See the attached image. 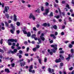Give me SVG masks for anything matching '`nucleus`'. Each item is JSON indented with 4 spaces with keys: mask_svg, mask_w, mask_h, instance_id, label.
Wrapping results in <instances>:
<instances>
[{
    "mask_svg": "<svg viewBox=\"0 0 74 74\" xmlns=\"http://www.w3.org/2000/svg\"><path fill=\"white\" fill-rule=\"evenodd\" d=\"M25 56H29V54L28 53H25Z\"/></svg>",
    "mask_w": 74,
    "mask_h": 74,
    "instance_id": "obj_52",
    "label": "nucleus"
},
{
    "mask_svg": "<svg viewBox=\"0 0 74 74\" xmlns=\"http://www.w3.org/2000/svg\"><path fill=\"white\" fill-rule=\"evenodd\" d=\"M16 25H17V26H20V25H21V23L19 22H17L16 23Z\"/></svg>",
    "mask_w": 74,
    "mask_h": 74,
    "instance_id": "obj_28",
    "label": "nucleus"
},
{
    "mask_svg": "<svg viewBox=\"0 0 74 74\" xmlns=\"http://www.w3.org/2000/svg\"><path fill=\"white\" fill-rule=\"evenodd\" d=\"M17 51H18L17 49H14L13 50V51H12V52L13 53V54H15V53H16V52H17Z\"/></svg>",
    "mask_w": 74,
    "mask_h": 74,
    "instance_id": "obj_13",
    "label": "nucleus"
},
{
    "mask_svg": "<svg viewBox=\"0 0 74 74\" xmlns=\"http://www.w3.org/2000/svg\"><path fill=\"white\" fill-rule=\"evenodd\" d=\"M27 34V37H30V36H31V34L30 32H28Z\"/></svg>",
    "mask_w": 74,
    "mask_h": 74,
    "instance_id": "obj_22",
    "label": "nucleus"
},
{
    "mask_svg": "<svg viewBox=\"0 0 74 74\" xmlns=\"http://www.w3.org/2000/svg\"><path fill=\"white\" fill-rule=\"evenodd\" d=\"M73 67H71L69 69V70L71 71L73 70Z\"/></svg>",
    "mask_w": 74,
    "mask_h": 74,
    "instance_id": "obj_62",
    "label": "nucleus"
},
{
    "mask_svg": "<svg viewBox=\"0 0 74 74\" xmlns=\"http://www.w3.org/2000/svg\"><path fill=\"white\" fill-rule=\"evenodd\" d=\"M72 4H73V6H74V1H72Z\"/></svg>",
    "mask_w": 74,
    "mask_h": 74,
    "instance_id": "obj_63",
    "label": "nucleus"
},
{
    "mask_svg": "<svg viewBox=\"0 0 74 74\" xmlns=\"http://www.w3.org/2000/svg\"><path fill=\"white\" fill-rule=\"evenodd\" d=\"M20 64L21 65V67H24L25 64H26V62H21L20 63Z\"/></svg>",
    "mask_w": 74,
    "mask_h": 74,
    "instance_id": "obj_7",
    "label": "nucleus"
},
{
    "mask_svg": "<svg viewBox=\"0 0 74 74\" xmlns=\"http://www.w3.org/2000/svg\"><path fill=\"white\" fill-rule=\"evenodd\" d=\"M39 63L40 64H42V62H41V61H42V60L41 59H38Z\"/></svg>",
    "mask_w": 74,
    "mask_h": 74,
    "instance_id": "obj_25",
    "label": "nucleus"
},
{
    "mask_svg": "<svg viewBox=\"0 0 74 74\" xmlns=\"http://www.w3.org/2000/svg\"><path fill=\"white\" fill-rule=\"evenodd\" d=\"M33 30L34 31H37V30L36 29V27H34L33 28Z\"/></svg>",
    "mask_w": 74,
    "mask_h": 74,
    "instance_id": "obj_41",
    "label": "nucleus"
},
{
    "mask_svg": "<svg viewBox=\"0 0 74 74\" xmlns=\"http://www.w3.org/2000/svg\"><path fill=\"white\" fill-rule=\"evenodd\" d=\"M17 56H18L19 58L21 59L22 58V55L19 54V53H17Z\"/></svg>",
    "mask_w": 74,
    "mask_h": 74,
    "instance_id": "obj_18",
    "label": "nucleus"
},
{
    "mask_svg": "<svg viewBox=\"0 0 74 74\" xmlns=\"http://www.w3.org/2000/svg\"><path fill=\"white\" fill-rule=\"evenodd\" d=\"M69 41H66L64 42L65 44H67V43H69Z\"/></svg>",
    "mask_w": 74,
    "mask_h": 74,
    "instance_id": "obj_54",
    "label": "nucleus"
},
{
    "mask_svg": "<svg viewBox=\"0 0 74 74\" xmlns=\"http://www.w3.org/2000/svg\"><path fill=\"white\" fill-rule=\"evenodd\" d=\"M48 71H49V73H52L54 72V71H55L54 69H51L50 68H49L48 69Z\"/></svg>",
    "mask_w": 74,
    "mask_h": 74,
    "instance_id": "obj_8",
    "label": "nucleus"
},
{
    "mask_svg": "<svg viewBox=\"0 0 74 74\" xmlns=\"http://www.w3.org/2000/svg\"><path fill=\"white\" fill-rule=\"evenodd\" d=\"M54 35L53 34H50V37H53L54 36Z\"/></svg>",
    "mask_w": 74,
    "mask_h": 74,
    "instance_id": "obj_64",
    "label": "nucleus"
},
{
    "mask_svg": "<svg viewBox=\"0 0 74 74\" xmlns=\"http://www.w3.org/2000/svg\"><path fill=\"white\" fill-rule=\"evenodd\" d=\"M47 61V57H45L44 59V62L45 63Z\"/></svg>",
    "mask_w": 74,
    "mask_h": 74,
    "instance_id": "obj_39",
    "label": "nucleus"
},
{
    "mask_svg": "<svg viewBox=\"0 0 74 74\" xmlns=\"http://www.w3.org/2000/svg\"><path fill=\"white\" fill-rule=\"evenodd\" d=\"M29 73H32V70L31 69H29Z\"/></svg>",
    "mask_w": 74,
    "mask_h": 74,
    "instance_id": "obj_61",
    "label": "nucleus"
},
{
    "mask_svg": "<svg viewBox=\"0 0 74 74\" xmlns=\"http://www.w3.org/2000/svg\"><path fill=\"white\" fill-rule=\"evenodd\" d=\"M23 32L24 34H27V32H26V31H24L23 30Z\"/></svg>",
    "mask_w": 74,
    "mask_h": 74,
    "instance_id": "obj_31",
    "label": "nucleus"
},
{
    "mask_svg": "<svg viewBox=\"0 0 74 74\" xmlns=\"http://www.w3.org/2000/svg\"><path fill=\"white\" fill-rule=\"evenodd\" d=\"M9 7L8 6H6L5 8V11L6 12H8V10H9Z\"/></svg>",
    "mask_w": 74,
    "mask_h": 74,
    "instance_id": "obj_12",
    "label": "nucleus"
},
{
    "mask_svg": "<svg viewBox=\"0 0 74 74\" xmlns=\"http://www.w3.org/2000/svg\"><path fill=\"white\" fill-rule=\"evenodd\" d=\"M58 10L59 12H60V14H61V10H60V8H58Z\"/></svg>",
    "mask_w": 74,
    "mask_h": 74,
    "instance_id": "obj_47",
    "label": "nucleus"
},
{
    "mask_svg": "<svg viewBox=\"0 0 74 74\" xmlns=\"http://www.w3.org/2000/svg\"><path fill=\"white\" fill-rule=\"evenodd\" d=\"M24 44L25 45H27V41H25L24 42Z\"/></svg>",
    "mask_w": 74,
    "mask_h": 74,
    "instance_id": "obj_50",
    "label": "nucleus"
},
{
    "mask_svg": "<svg viewBox=\"0 0 74 74\" xmlns=\"http://www.w3.org/2000/svg\"><path fill=\"white\" fill-rule=\"evenodd\" d=\"M66 3V1H62V4H64V3Z\"/></svg>",
    "mask_w": 74,
    "mask_h": 74,
    "instance_id": "obj_55",
    "label": "nucleus"
},
{
    "mask_svg": "<svg viewBox=\"0 0 74 74\" xmlns=\"http://www.w3.org/2000/svg\"><path fill=\"white\" fill-rule=\"evenodd\" d=\"M5 16H6V18H8V19L10 18V16H9V14H8L6 13Z\"/></svg>",
    "mask_w": 74,
    "mask_h": 74,
    "instance_id": "obj_20",
    "label": "nucleus"
},
{
    "mask_svg": "<svg viewBox=\"0 0 74 74\" xmlns=\"http://www.w3.org/2000/svg\"><path fill=\"white\" fill-rule=\"evenodd\" d=\"M12 51L11 50H10V51H9L7 52V53L8 54H10V53H11L12 55H13V53L12 52Z\"/></svg>",
    "mask_w": 74,
    "mask_h": 74,
    "instance_id": "obj_24",
    "label": "nucleus"
},
{
    "mask_svg": "<svg viewBox=\"0 0 74 74\" xmlns=\"http://www.w3.org/2000/svg\"><path fill=\"white\" fill-rule=\"evenodd\" d=\"M26 28L25 27H24L23 29L22 30V31H23V30H24V31H25V30H26Z\"/></svg>",
    "mask_w": 74,
    "mask_h": 74,
    "instance_id": "obj_56",
    "label": "nucleus"
},
{
    "mask_svg": "<svg viewBox=\"0 0 74 74\" xmlns=\"http://www.w3.org/2000/svg\"><path fill=\"white\" fill-rule=\"evenodd\" d=\"M41 10L42 11H44V8L43 6L41 7Z\"/></svg>",
    "mask_w": 74,
    "mask_h": 74,
    "instance_id": "obj_29",
    "label": "nucleus"
},
{
    "mask_svg": "<svg viewBox=\"0 0 74 74\" xmlns=\"http://www.w3.org/2000/svg\"><path fill=\"white\" fill-rule=\"evenodd\" d=\"M66 7L67 8H68L69 9H70V7L69 6V5H66Z\"/></svg>",
    "mask_w": 74,
    "mask_h": 74,
    "instance_id": "obj_45",
    "label": "nucleus"
},
{
    "mask_svg": "<svg viewBox=\"0 0 74 74\" xmlns=\"http://www.w3.org/2000/svg\"><path fill=\"white\" fill-rule=\"evenodd\" d=\"M60 58H61V59H62V60H63L64 59V58L63 56H62V55H59Z\"/></svg>",
    "mask_w": 74,
    "mask_h": 74,
    "instance_id": "obj_17",
    "label": "nucleus"
},
{
    "mask_svg": "<svg viewBox=\"0 0 74 74\" xmlns=\"http://www.w3.org/2000/svg\"><path fill=\"white\" fill-rule=\"evenodd\" d=\"M42 26H43L44 27H46L48 26V27H49L50 26V24L49 23H45L43 24L42 25Z\"/></svg>",
    "mask_w": 74,
    "mask_h": 74,
    "instance_id": "obj_6",
    "label": "nucleus"
},
{
    "mask_svg": "<svg viewBox=\"0 0 74 74\" xmlns=\"http://www.w3.org/2000/svg\"><path fill=\"white\" fill-rule=\"evenodd\" d=\"M40 39H41V40L42 41H45V38H44V37L40 36Z\"/></svg>",
    "mask_w": 74,
    "mask_h": 74,
    "instance_id": "obj_14",
    "label": "nucleus"
},
{
    "mask_svg": "<svg viewBox=\"0 0 74 74\" xmlns=\"http://www.w3.org/2000/svg\"><path fill=\"white\" fill-rule=\"evenodd\" d=\"M16 44L14 42L12 43V45L13 46H15V45H16Z\"/></svg>",
    "mask_w": 74,
    "mask_h": 74,
    "instance_id": "obj_58",
    "label": "nucleus"
},
{
    "mask_svg": "<svg viewBox=\"0 0 74 74\" xmlns=\"http://www.w3.org/2000/svg\"><path fill=\"white\" fill-rule=\"evenodd\" d=\"M40 46L39 45H36V48L37 49H38V48H40Z\"/></svg>",
    "mask_w": 74,
    "mask_h": 74,
    "instance_id": "obj_44",
    "label": "nucleus"
},
{
    "mask_svg": "<svg viewBox=\"0 0 74 74\" xmlns=\"http://www.w3.org/2000/svg\"><path fill=\"white\" fill-rule=\"evenodd\" d=\"M64 65V64H63V62H61L60 63V66L61 67H62V66H63Z\"/></svg>",
    "mask_w": 74,
    "mask_h": 74,
    "instance_id": "obj_38",
    "label": "nucleus"
},
{
    "mask_svg": "<svg viewBox=\"0 0 74 74\" xmlns=\"http://www.w3.org/2000/svg\"><path fill=\"white\" fill-rule=\"evenodd\" d=\"M0 52H2V53H4V51L3 50H2L0 49Z\"/></svg>",
    "mask_w": 74,
    "mask_h": 74,
    "instance_id": "obj_40",
    "label": "nucleus"
},
{
    "mask_svg": "<svg viewBox=\"0 0 74 74\" xmlns=\"http://www.w3.org/2000/svg\"><path fill=\"white\" fill-rule=\"evenodd\" d=\"M71 52L72 53H74V49H72L71 50Z\"/></svg>",
    "mask_w": 74,
    "mask_h": 74,
    "instance_id": "obj_48",
    "label": "nucleus"
},
{
    "mask_svg": "<svg viewBox=\"0 0 74 74\" xmlns=\"http://www.w3.org/2000/svg\"><path fill=\"white\" fill-rule=\"evenodd\" d=\"M35 37H36V35L35 34H32L31 36L32 38V39L34 38Z\"/></svg>",
    "mask_w": 74,
    "mask_h": 74,
    "instance_id": "obj_19",
    "label": "nucleus"
},
{
    "mask_svg": "<svg viewBox=\"0 0 74 74\" xmlns=\"http://www.w3.org/2000/svg\"><path fill=\"white\" fill-rule=\"evenodd\" d=\"M64 53V51L63 50H61L60 51V53Z\"/></svg>",
    "mask_w": 74,
    "mask_h": 74,
    "instance_id": "obj_34",
    "label": "nucleus"
},
{
    "mask_svg": "<svg viewBox=\"0 0 74 74\" xmlns=\"http://www.w3.org/2000/svg\"><path fill=\"white\" fill-rule=\"evenodd\" d=\"M14 30L13 29H12L10 30V32L12 33V34H14Z\"/></svg>",
    "mask_w": 74,
    "mask_h": 74,
    "instance_id": "obj_32",
    "label": "nucleus"
},
{
    "mask_svg": "<svg viewBox=\"0 0 74 74\" xmlns=\"http://www.w3.org/2000/svg\"><path fill=\"white\" fill-rule=\"evenodd\" d=\"M60 18V16L59 15H58L56 16V19H59V18Z\"/></svg>",
    "mask_w": 74,
    "mask_h": 74,
    "instance_id": "obj_60",
    "label": "nucleus"
},
{
    "mask_svg": "<svg viewBox=\"0 0 74 74\" xmlns=\"http://www.w3.org/2000/svg\"><path fill=\"white\" fill-rule=\"evenodd\" d=\"M34 39L35 40V41H37V40H38V42H37L38 44L40 45V44H41V40L40 39V38H38L37 37H35L34 38Z\"/></svg>",
    "mask_w": 74,
    "mask_h": 74,
    "instance_id": "obj_3",
    "label": "nucleus"
},
{
    "mask_svg": "<svg viewBox=\"0 0 74 74\" xmlns=\"http://www.w3.org/2000/svg\"><path fill=\"white\" fill-rule=\"evenodd\" d=\"M49 12V10L48 9H46L45 11V12H44L43 13V14L45 16H46V15H47Z\"/></svg>",
    "mask_w": 74,
    "mask_h": 74,
    "instance_id": "obj_4",
    "label": "nucleus"
},
{
    "mask_svg": "<svg viewBox=\"0 0 74 74\" xmlns=\"http://www.w3.org/2000/svg\"><path fill=\"white\" fill-rule=\"evenodd\" d=\"M51 48H54V49H51L52 51H51L49 52L50 54L51 55H53V53H56V50L58 49V48H57L58 45H51Z\"/></svg>",
    "mask_w": 74,
    "mask_h": 74,
    "instance_id": "obj_1",
    "label": "nucleus"
},
{
    "mask_svg": "<svg viewBox=\"0 0 74 74\" xmlns=\"http://www.w3.org/2000/svg\"><path fill=\"white\" fill-rule=\"evenodd\" d=\"M45 5L47 6V7H48L49 6V3L47 2H46L45 3Z\"/></svg>",
    "mask_w": 74,
    "mask_h": 74,
    "instance_id": "obj_33",
    "label": "nucleus"
},
{
    "mask_svg": "<svg viewBox=\"0 0 74 74\" xmlns=\"http://www.w3.org/2000/svg\"><path fill=\"white\" fill-rule=\"evenodd\" d=\"M5 27H9V25L8 24V23L7 22H5Z\"/></svg>",
    "mask_w": 74,
    "mask_h": 74,
    "instance_id": "obj_21",
    "label": "nucleus"
},
{
    "mask_svg": "<svg viewBox=\"0 0 74 74\" xmlns=\"http://www.w3.org/2000/svg\"><path fill=\"white\" fill-rule=\"evenodd\" d=\"M21 49V47H18L17 49L19 50V49Z\"/></svg>",
    "mask_w": 74,
    "mask_h": 74,
    "instance_id": "obj_53",
    "label": "nucleus"
},
{
    "mask_svg": "<svg viewBox=\"0 0 74 74\" xmlns=\"http://www.w3.org/2000/svg\"><path fill=\"white\" fill-rule=\"evenodd\" d=\"M14 18L13 20L14 22H16L17 21V18H16L17 16L15 15V14L14 15Z\"/></svg>",
    "mask_w": 74,
    "mask_h": 74,
    "instance_id": "obj_11",
    "label": "nucleus"
},
{
    "mask_svg": "<svg viewBox=\"0 0 74 74\" xmlns=\"http://www.w3.org/2000/svg\"><path fill=\"white\" fill-rule=\"evenodd\" d=\"M1 29L2 30H4L5 29V28L4 27H1Z\"/></svg>",
    "mask_w": 74,
    "mask_h": 74,
    "instance_id": "obj_51",
    "label": "nucleus"
},
{
    "mask_svg": "<svg viewBox=\"0 0 74 74\" xmlns=\"http://www.w3.org/2000/svg\"><path fill=\"white\" fill-rule=\"evenodd\" d=\"M23 59H21V60L18 61V63H20V62H23Z\"/></svg>",
    "mask_w": 74,
    "mask_h": 74,
    "instance_id": "obj_27",
    "label": "nucleus"
},
{
    "mask_svg": "<svg viewBox=\"0 0 74 74\" xmlns=\"http://www.w3.org/2000/svg\"><path fill=\"white\" fill-rule=\"evenodd\" d=\"M69 57L66 58V60H70V58L71 57V56L70 54H69L68 55Z\"/></svg>",
    "mask_w": 74,
    "mask_h": 74,
    "instance_id": "obj_15",
    "label": "nucleus"
},
{
    "mask_svg": "<svg viewBox=\"0 0 74 74\" xmlns=\"http://www.w3.org/2000/svg\"><path fill=\"white\" fill-rule=\"evenodd\" d=\"M35 12H38V13H40V9H38L37 10H35Z\"/></svg>",
    "mask_w": 74,
    "mask_h": 74,
    "instance_id": "obj_36",
    "label": "nucleus"
},
{
    "mask_svg": "<svg viewBox=\"0 0 74 74\" xmlns=\"http://www.w3.org/2000/svg\"><path fill=\"white\" fill-rule=\"evenodd\" d=\"M53 16V14L52 12H51L50 14L49 15V16Z\"/></svg>",
    "mask_w": 74,
    "mask_h": 74,
    "instance_id": "obj_26",
    "label": "nucleus"
},
{
    "mask_svg": "<svg viewBox=\"0 0 74 74\" xmlns=\"http://www.w3.org/2000/svg\"><path fill=\"white\" fill-rule=\"evenodd\" d=\"M8 45L10 46L12 45V43L11 42H18V40L17 39H14L13 38H11L9 39L8 40Z\"/></svg>",
    "mask_w": 74,
    "mask_h": 74,
    "instance_id": "obj_2",
    "label": "nucleus"
},
{
    "mask_svg": "<svg viewBox=\"0 0 74 74\" xmlns=\"http://www.w3.org/2000/svg\"><path fill=\"white\" fill-rule=\"evenodd\" d=\"M69 48H71L73 47V45L71 44H69Z\"/></svg>",
    "mask_w": 74,
    "mask_h": 74,
    "instance_id": "obj_35",
    "label": "nucleus"
},
{
    "mask_svg": "<svg viewBox=\"0 0 74 74\" xmlns=\"http://www.w3.org/2000/svg\"><path fill=\"white\" fill-rule=\"evenodd\" d=\"M10 26L11 28H12V29H13V30L14 31H15V27L14 26L13 24L12 23L11 24Z\"/></svg>",
    "mask_w": 74,
    "mask_h": 74,
    "instance_id": "obj_9",
    "label": "nucleus"
},
{
    "mask_svg": "<svg viewBox=\"0 0 74 74\" xmlns=\"http://www.w3.org/2000/svg\"><path fill=\"white\" fill-rule=\"evenodd\" d=\"M29 19H32H32L33 20H34L36 19V18H35V16L34 15H33V14L31 13L29 15Z\"/></svg>",
    "mask_w": 74,
    "mask_h": 74,
    "instance_id": "obj_5",
    "label": "nucleus"
},
{
    "mask_svg": "<svg viewBox=\"0 0 74 74\" xmlns=\"http://www.w3.org/2000/svg\"><path fill=\"white\" fill-rule=\"evenodd\" d=\"M52 28H53V29H54L55 30H56L57 29V28H58V27L56 26V25H54V26L53 25L52 26Z\"/></svg>",
    "mask_w": 74,
    "mask_h": 74,
    "instance_id": "obj_16",
    "label": "nucleus"
},
{
    "mask_svg": "<svg viewBox=\"0 0 74 74\" xmlns=\"http://www.w3.org/2000/svg\"><path fill=\"white\" fill-rule=\"evenodd\" d=\"M69 20L70 22H72V20L71 19V18L70 17H69Z\"/></svg>",
    "mask_w": 74,
    "mask_h": 74,
    "instance_id": "obj_42",
    "label": "nucleus"
},
{
    "mask_svg": "<svg viewBox=\"0 0 74 74\" xmlns=\"http://www.w3.org/2000/svg\"><path fill=\"white\" fill-rule=\"evenodd\" d=\"M55 62L56 63H59L60 62H61V59L60 58H59L58 59H56L55 61Z\"/></svg>",
    "mask_w": 74,
    "mask_h": 74,
    "instance_id": "obj_10",
    "label": "nucleus"
},
{
    "mask_svg": "<svg viewBox=\"0 0 74 74\" xmlns=\"http://www.w3.org/2000/svg\"><path fill=\"white\" fill-rule=\"evenodd\" d=\"M15 65V63H13L12 64V67L14 66Z\"/></svg>",
    "mask_w": 74,
    "mask_h": 74,
    "instance_id": "obj_57",
    "label": "nucleus"
},
{
    "mask_svg": "<svg viewBox=\"0 0 74 74\" xmlns=\"http://www.w3.org/2000/svg\"><path fill=\"white\" fill-rule=\"evenodd\" d=\"M37 49L36 48H33V50L34 52H36V51H37Z\"/></svg>",
    "mask_w": 74,
    "mask_h": 74,
    "instance_id": "obj_30",
    "label": "nucleus"
},
{
    "mask_svg": "<svg viewBox=\"0 0 74 74\" xmlns=\"http://www.w3.org/2000/svg\"><path fill=\"white\" fill-rule=\"evenodd\" d=\"M3 39H1V40H0V44H3Z\"/></svg>",
    "mask_w": 74,
    "mask_h": 74,
    "instance_id": "obj_46",
    "label": "nucleus"
},
{
    "mask_svg": "<svg viewBox=\"0 0 74 74\" xmlns=\"http://www.w3.org/2000/svg\"><path fill=\"white\" fill-rule=\"evenodd\" d=\"M29 69H33V65H31V66L29 67Z\"/></svg>",
    "mask_w": 74,
    "mask_h": 74,
    "instance_id": "obj_49",
    "label": "nucleus"
},
{
    "mask_svg": "<svg viewBox=\"0 0 74 74\" xmlns=\"http://www.w3.org/2000/svg\"><path fill=\"white\" fill-rule=\"evenodd\" d=\"M50 43H51V44H52V43H53V41L52 40H50V41L49 42Z\"/></svg>",
    "mask_w": 74,
    "mask_h": 74,
    "instance_id": "obj_59",
    "label": "nucleus"
},
{
    "mask_svg": "<svg viewBox=\"0 0 74 74\" xmlns=\"http://www.w3.org/2000/svg\"><path fill=\"white\" fill-rule=\"evenodd\" d=\"M5 71H6V72H7V73H10V70H9V69H5Z\"/></svg>",
    "mask_w": 74,
    "mask_h": 74,
    "instance_id": "obj_23",
    "label": "nucleus"
},
{
    "mask_svg": "<svg viewBox=\"0 0 74 74\" xmlns=\"http://www.w3.org/2000/svg\"><path fill=\"white\" fill-rule=\"evenodd\" d=\"M19 52L20 53V54H22V53H23L22 51V50H19Z\"/></svg>",
    "mask_w": 74,
    "mask_h": 74,
    "instance_id": "obj_43",
    "label": "nucleus"
},
{
    "mask_svg": "<svg viewBox=\"0 0 74 74\" xmlns=\"http://www.w3.org/2000/svg\"><path fill=\"white\" fill-rule=\"evenodd\" d=\"M16 32L17 34H19V33H20V31H19V30H17V31H16Z\"/></svg>",
    "mask_w": 74,
    "mask_h": 74,
    "instance_id": "obj_37",
    "label": "nucleus"
}]
</instances>
